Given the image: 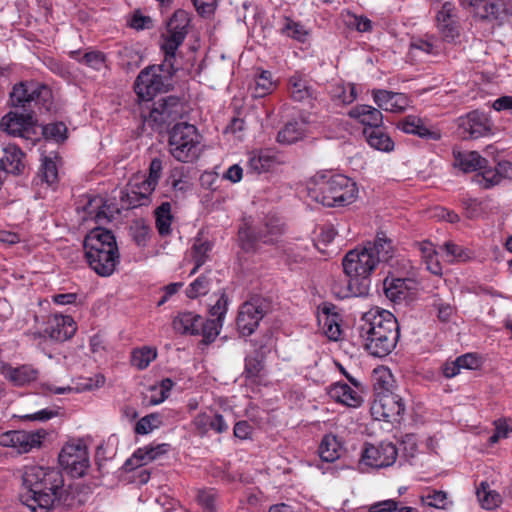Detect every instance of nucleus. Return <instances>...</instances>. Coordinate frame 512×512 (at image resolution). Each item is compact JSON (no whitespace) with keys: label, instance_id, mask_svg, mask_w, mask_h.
Wrapping results in <instances>:
<instances>
[{"label":"nucleus","instance_id":"1","mask_svg":"<svg viewBox=\"0 0 512 512\" xmlns=\"http://www.w3.org/2000/svg\"><path fill=\"white\" fill-rule=\"evenodd\" d=\"M395 255L393 242L384 232H379L373 242L349 251L342 261L346 285L337 294L341 298L362 297L369 293L370 275L380 265L388 263Z\"/></svg>","mask_w":512,"mask_h":512},{"label":"nucleus","instance_id":"2","mask_svg":"<svg viewBox=\"0 0 512 512\" xmlns=\"http://www.w3.org/2000/svg\"><path fill=\"white\" fill-rule=\"evenodd\" d=\"M23 482L29 488L26 505L32 512L36 508L59 509L70 508L72 498L64 488V479L59 469L31 465L25 467Z\"/></svg>","mask_w":512,"mask_h":512},{"label":"nucleus","instance_id":"3","mask_svg":"<svg viewBox=\"0 0 512 512\" xmlns=\"http://www.w3.org/2000/svg\"><path fill=\"white\" fill-rule=\"evenodd\" d=\"M356 330L364 349L372 356L385 357L396 347L400 328L396 317L378 307L363 313Z\"/></svg>","mask_w":512,"mask_h":512},{"label":"nucleus","instance_id":"4","mask_svg":"<svg viewBox=\"0 0 512 512\" xmlns=\"http://www.w3.org/2000/svg\"><path fill=\"white\" fill-rule=\"evenodd\" d=\"M307 196L323 206L339 207L353 203L358 194L354 181L342 174H317L306 187Z\"/></svg>","mask_w":512,"mask_h":512},{"label":"nucleus","instance_id":"5","mask_svg":"<svg viewBox=\"0 0 512 512\" xmlns=\"http://www.w3.org/2000/svg\"><path fill=\"white\" fill-rule=\"evenodd\" d=\"M201 138L194 125L177 123L169 132V152L179 162H192L201 153Z\"/></svg>","mask_w":512,"mask_h":512},{"label":"nucleus","instance_id":"6","mask_svg":"<svg viewBox=\"0 0 512 512\" xmlns=\"http://www.w3.org/2000/svg\"><path fill=\"white\" fill-rule=\"evenodd\" d=\"M11 104L15 108L28 111L32 107L50 111L52 107V91L40 82L23 81L15 84L10 93Z\"/></svg>","mask_w":512,"mask_h":512},{"label":"nucleus","instance_id":"7","mask_svg":"<svg viewBox=\"0 0 512 512\" xmlns=\"http://www.w3.org/2000/svg\"><path fill=\"white\" fill-rule=\"evenodd\" d=\"M174 73L169 72L163 64L144 68L135 80V93L141 100L150 101L158 93L169 89Z\"/></svg>","mask_w":512,"mask_h":512},{"label":"nucleus","instance_id":"8","mask_svg":"<svg viewBox=\"0 0 512 512\" xmlns=\"http://www.w3.org/2000/svg\"><path fill=\"white\" fill-rule=\"evenodd\" d=\"M270 309V302L263 297L254 296L245 301L240 305L236 318L238 332L244 337L251 336Z\"/></svg>","mask_w":512,"mask_h":512},{"label":"nucleus","instance_id":"9","mask_svg":"<svg viewBox=\"0 0 512 512\" xmlns=\"http://www.w3.org/2000/svg\"><path fill=\"white\" fill-rule=\"evenodd\" d=\"M183 105L180 98L167 96L154 102L148 113L142 111L143 121L153 129L169 125L182 116Z\"/></svg>","mask_w":512,"mask_h":512},{"label":"nucleus","instance_id":"10","mask_svg":"<svg viewBox=\"0 0 512 512\" xmlns=\"http://www.w3.org/2000/svg\"><path fill=\"white\" fill-rule=\"evenodd\" d=\"M172 326L180 334L201 335L204 344L212 343L218 336L217 322H206L202 316L193 312H179Z\"/></svg>","mask_w":512,"mask_h":512},{"label":"nucleus","instance_id":"11","mask_svg":"<svg viewBox=\"0 0 512 512\" xmlns=\"http://www.w3.org/2000/svg\"><path fill=\"white\" fill-rule=\"evenodd\" d=\"M0 127L7 134L20 137L32 146L39 140L38 127L33 112L23 114L11 111L3 116Z\"/></svg>","mask_w":512,"mask_h":512},{"label":"nucleus","instance_id":"12","mask_svg":"<svg viewBox=\"0 0 512 512\" xmlns=\"http://www.w3.org/2000/svg\"><path fill=\"white\" fill-rule=\"evenodd\" d=\"M58 459L61 467L72 477H82L89 467L87 447L82 442L64 445Z\"/></svg>","mask_w":512,"mask_h":512},{"label":"nucleus","instance_id":"13","mask_svg":"<svg viewBox=\"0 0 512 512\" xmlns=\"http://www.w3.org/2000/svg\"><path fill=\"white\" fill-rule=\"evenodd\" d=\"M370 410L376 420L400 423L406 407L403 399L398 394L388 393L373 398Z\"/></svg>","mask_w":512,"mask_h":512},{"label":"nucleus","instance_id":"14","mask_svg":"<svg viewBox=\"0 0 512 512\" xmlns=\"http://www.w3.org/2000/svg\"><path fill=\"white\" fill-rule=\"evenodd\" d=\"M457 133L463 139H478L491 133L488 116L478 110L471 111L456 120Z\"/></svg>","mask_w":512,"mask_h":512},{"label":"nucleus","instance_id":"15","mask_svg":"<svg viewBox=\"0 0 512 512\" xmlns=\"http://www.w3.org/2000/svg\"><path fill=\"white\" fill-rule=\"evenodd\" d=\"M45 437L43 430L24 431L12 430L0 434V445L11 447L17 453H28L34 448H39Z\"/></svg>","mask_w":512,"mask_h":512},{"label":"nucleus","instance_id":"16","mask_svg":"<svg viewBox=\"0 0 512 512\" xmlns=\"http://www.w3.org/2000/svg\"><path fill=\"white\" fill-rule=\"evenodd\" d=\"M398 450L393 443L382 442L380 445H367L362 452V461L373 468H384L395 463Z\"/></svg>","mask_w":512,"mask_h":512},{"label":"nucleus","instance_id":"17","mask_svg":"<svg viewBox=\"0 0 512 512\" xmlns=\"http://www.w3.org/2000/svg\"><path fill=\"white\" fill-rule=\"evenodd\" d=\"M85 255H91L98 251L118 249L116 239L111 231L96 227L92 229L84 240Z\"/></svg>","mask_w":512,"mask_h":512},{"label":"nucleus","instance_id":"18","mask_svg":"<svg viewBox=\"0 0 512 512\" xmlns=\"http://www.w3.org/2000/svg\"><path fill=\"white\" fill-rule=\"evenodd\" d=\"M76 332V325L72 317L54 315L49 318L45 328V335L55 341L70 339Z\"/></svg>","mask_w":512,"mask_h":512},{"label":"nucleus","instance_id":"19","mask_svg":"<svg viewBox=\"0 0 512 512\" xmlns=\"http://www.w3.org/2000/svg\"><path fill=\"white\" fill-rule=\"evenodd\" d=\"M90 267L100 276H110L119 263L118 249L98 251L86 256Z\"/></svg>","mask_w":512,"mask_h":512},{"label":"nucleus","instance_id":"20","mask_svg":"<svg viewBox=\"0 0 512 512\" xmlns=\"http://www.w3.org/2000/svg\"><path fill=\"white\" fill-rule=\"evenodd\" d=\"M437 25L442 37L447 41H453L459 36V27L456 21L455 7L450 2H445L437 14Z\"/></svg>","mask_w":512,"mask_h":512},{"label":"nucleus","instance_id":"21","mask_svg":"<svg viewBox=\"0 0 512 512\" xmlns=\"http://www.w3.org/2000/svg\"><path fill=\"white\" fill-rule=\"evenodd\" d=\"M460 5L481 19H497L502 9L500 0H459Z\"/></svg>","mask_w":512,"mask_h":512},{"label":"nucleus","instance_id":"22","mask_svg":"<svg viewBox=\"0 0 512 512\" xmlns=\"http://www.w3.org/2000/svg\"><path fill=\"white\" fill-rule=\"evenodd\" d=\"M290 98L305 106L312 107L317 95L315 89L306 77L294 75L290 78Z\"/></svg>","mask_w":512,"mask_h":512},{"label":"nucleus","instance_id":"23","mask_svg":"<svg viewBox=\"0 0 512 512\" xmlns=\"http://www.w3.org/2000/svg\"><path fill=\"white\" fill-rule=\"evenodd\" d=\"M328 394L334 401L347 407L357 408L363 402L362 395L358 388H352L348 384L342 382L331 385L329 387Z\"/></svg>","mask_w":512,"mask_h":512},{"label":"nucleus","instance_id":"24","mask_svg":"<svg viewBox=\"0 0 512 512\" xmlns=\"http://www.w3.org/2000/svg\"><path fill=\"white\" fill-rule=\"evenodd\" d=\"M1 373L7 381L18 387L28 385L38 377V370L28 364L18 367L5 364Z\"/></svg>","mask_w":512,"mask_h":512},{"label":"nucleus","instance_id":"25","mask_svg":"<svg viewBox=\"0 0 512 512\" xmlns=\"http://www.w3.org/2000/svg\"><path fill=\"white\" fill-rule=\"evenodd\" d=\"M373 100L380 109L393 113L402 112L408 105L404 94L387 90H374Z\"/></svg>","mask_w":512,"mask_h":512},{"label":"nucleus","instance_id":"26","mask_svg":"<svg viewBox=\"0 0 512 512\" xmlns=\"http://www.w3.org/2000/svg\"><path fill=\"white\" fill-rule=\"evenodd\" d=\"M334 310V305L324 304L318 314V322L325 335L330 340L336 341L340 338L341 329L339 324L340 315Z\"/></svg>","mask_w":512,"mask_h":512},{"label":"nucleus","instance_id":"27","mask_svg":"<svg viewBox=\"0 0 512 512\" xmlns=\"http://www.w3.org/2000/svg\"><path fill=\"white\" fill-rule=\"evenodd\" d=\"M454 166L460 168L463 172H474L487 170L488 161L476 151H457L453 150Z\"/></svg>","mask_w":512,"mask_h":512},{"label":"nucleus","instance_id":"28","mask_svg":"<svg viewBox=\"0 0 512 512\" xmlns=\"http://www.w3.org/2000/svg\"><path fill=\"white\" fill-rule=\"evenodd\" d=\"M184 40L183 34L181 33H178V36L169 33L162 35V43L160 45L164 54L162 64L169 72H176L178 70V66L176 65L177 50Z\"/></svg>","mask_w":512,"mask_h":512},{"label":"nucleus","instance_id":"29","mask_svg":"<svg viewBox=\"0 0 512 512\" xmlns=\"http://www.w3.org/2000/svg\"><path fill=\"white\" fill-rule=\"evenodd\" d=\"M397 128L405 133L414 134L424 139H431L436 141L441 138L439 131L429 129L423 124L420 118L412 115L399 120L397 123Z\"/></svg>","mask_w":512,"mask_h":512},{"label":"nucleus","instance_id":"30","mask_svg":"<svg viewBox=\"0 0 512 512\" xmlns=\"http://www.w3.org/2000/svg\"><path fill=\"white\" fill-rule=\"evenodd\" d=\"M4 155L0 165L4 171L13 175L23 173L25 168L24 153L16 145L9 144L3 149Z\"/></svg>","mask_w":512,"mask_h":512},{"label":"nucleus","instance_id":"31","mask_svg":"<svg viewBox=\"0 0 512 512\" xmlns=\"http://www.w3.org/2000/svg\"><path fill=\"white\" fill-rule=\"evenodd\" d=\"M431 307L436 311L437 318L441 322H449L456 312L453 297L448 290L433 294Z\"/></svg>","mask_w":512,"mask_h":512},{"label":"nucleus","instance_id":"32","mask_svg":"<svg viewBox=\"0 0 512 512\" xmlns=\"http://www.w3.org/2000/svg\"><path fill=\"white\" fill-rule=\"evenodd\" d=\"M348 115L365 125V128L381 127L383 122L381 111L370 105H357L349 111Z\"/></svg>","mask_w":512,"mask_h":512},{"label":"nucleus","instance_id":"33","mask_svg":"<svg viewBox=\"0 0 512 512\" xmlns=\"http://www.w3.org/2000/svg\"><path fill=\"white\" fill-rule=\"evenodd\" d=\"M408 283H411L409 279L385 278L383 288L386 297L394 303H401L406 300L410 295Z\"/></svg>","mask_w":512,"mask_h":512},{"label":"nucleus","instance_id":"34","mask_svg":"<svg viewBox=\"0 0 512 512\" xmlns=\"http://www.w3.org/2000/svg\"><path fill=\"white\" fill-rule=\"evenodd\" d=\"M410 54L413 56H436L441 52V43L434 36L412 38L410 42Z\"/></svg>","mask_w":512,"mask_h":512},{"label":"nucleus","instance_id":"35","mask_svg":"<svg viewBox=\"0 0 512 512\" xmlns=\"http://www.w3.org/2000/svg\"><path fill=\"white\" fill-rule=\"evenodd\" d=\"M85 211L98 225L106 224L112 218L110 207L100 196L90 198L85 206Z\"/></svg>","mask_w":512,"mask_h":512},{"label":"nucleus","instance_id":"36","mask_svg":"<svg viewBox=\"0 0 512 512\" xmlns=\"http://www.w3.org/2000/svg\"><path fill=\"white\" fill-rule=\"evenodd\" d=\"M264 356L263 347L255 351L245 359V369L243 375L251 382H257L264 373Z\"/></svg>","mask_w":512,"mask_h":512},{"label":"nucleus","instance_id":"37","mask_svg":"<svg viewBox=\"0 0 512 512\" xmlns=\"http://www.w3.org/2000/svg\"><path fill=\"white\" fill-rule=\"evenodd\" d=\"M363 134L368 144L376 150L390 152L394 148V142L381 127L364 128Z\"/></svg>","mask_w":512,"mask_h":512},{"label":"nucleus","instance_id":"38","mask_svg":"<svg viewBox=\"0 0 512 512\" xmlns=\"http://www.w3.org/2000/svg\"><path fill=\"white\" fill-rule=\"evenodd\" d=\"M239 241L242 249L251 252L256 249L258 242L274 243L273 237L262 235V230L256 232L252 227L246 226L239 229Z\"/></svg>","mask_w":512,"mask_h":512},{"label":"nucleus","instance_id":"39","mask_svg":"<svg viewBox=\"0 0 512 512\" xmlns=\"http://www.w3.org/2000/svg\"><path fill=\"white\" fill-rule=\"evenodd\" d=\"M316 244L308 236L295 237L290 242V263H302L309 259L311 250Z\"/></svg>","mask_w":512,"mask_h":512},{"label":"nucleus","instance_id":"40","mask_svg":"<svg viewBox=\"0 0 512 512\" xmlns=\"http://www.w3.org/2000/svg\"><path fill=\"white\" fill-rule=\"evenodd\" d=\"M152 192L153 191H148V187H145L141 182L140 184L133 185L130 191L126 193L125 197H122V201L128 209L145 206L150 203Z\"/></svg>","mask_w":512,"mask_h":512},{"label":"nucleus","instance_id":"41","mask_svg":"<svg viewBox=\"0 0 512 512\" xmlns=\"http://www.w3.org/2000/svg\"><path fill=\"white\" fill-rule=\"evenodd\" d=\"M167 182L174 191L186 192L190 190L192 183L189 169L182 165L171 168Z\"/></svg>","mask_w":512,"mask_h":512},{"label":"nucleus","instance_id":"42","mask_svg":"<svg viewBox=\"0 0 512 512\" xmlns=\"http://www.w3.org/2000/svg\"><path fill=\"white\" fill-rule=\"evenodd\" d=\"M501 178H512V163L501 161L495 170L487 169L482 173V179L485 181L484 187L489 188L500 182Z\"/></svg>","mask_w":512,"mask_h":512},{"label":"nucleus","instance_id":"43","mask_svg":"<svg viewBox=\"0 0 512 512\" xmlns=\"http://www.w3.org/2000/svg\"><path fill=\"white\" fill-rule=\"evenodd\" d=\"M157 357V349L150 346L136 348L131 353V364L138 370L146 369Z\"/></svg>","mask_w":512,"mask_h":512},{"label":"nucleus","instance_id":"44","mask_svg":"<svg viewBox=\"0 0 512 512\" xmlns=\"http://www.w3.org/2000/svg\"><path fill=\"white\" fill-rule=\"evenodd\" d=\"M420 500L424 507L439 510H447L452 504V501L449 499L446 492L437 490H432L429 491L426 495H422Z\"/></svg>","mask_w":512,"mask_h":512},{"label":"nucleus","instance_id":"45","mask_svg":"<svg viewBox=\"0 0 512 512\" xmlns=\"http://www.w3.org/2000/svg\"><path fill=\"white\" fill-rule=\"evenodd\" d=\"M440 249L449 263L465 262L470 259V251L452 241L445 242Z\"/></svg>","mask_w":512,"mask_h":512},{"label":"nucleus","instance_id":"46","mask_svg":"<svg viewBox=\"0 0 512 512\" xmlns=\"http://www.w3.org/2000/svg\"><path fill=\"white\" fill-rule=\"evenodd\" d=\"M476 494L482 508L486 510L495 509L501 502L500 494L491 490L489 484L486 482H481L480 486L477 488Z\"/></svg>","mask_w":512,"mask_h":512},{"label":"nucleus","instance_id":"47","mask_svg":"<svg viewBox=\"0 0 512 512\" xmlns=\"http://www.w3.org/2000/svg\"><path fill=\"white\" fill-rule=\"evenodd\" d=\"M156 227L161 236L169 235L171 232L172 214L171 204L169 202H163L155 210Z\"/></svg>","mask_w":512,"mask_h":512},{"label":"nucleus","instance_id":"48","mask_svg":"<svg viewBox=\"0 0 512 512\" xmlns=\"http://www.w3.org/2000/svg\"><path fill=\"white\" fill-rule=\"evenodd\" d=\"M340 445L335 436L326 435L319 445V456L323 461L333 462L339 458Z\"/></svg>","mask_w":512,"mask_h":512},{"label":"nucleus","instance_id":"49","mask_svg":"<svg viewBox=\"0 0 512 512\" xmlns=\"http://www.w3.org/2000/svg\"><path fill=\"white\" fill-rule=\"evenodd\" d=\"M393 386L394 380L389 370L377 372L373 384V398H378L380 394L394 393Z\"/></svg>","mask_w":512,"mask_h":512},{"label":"nucleus","instance_id":"50","mask_svg":"<svg viewBox=\"0 0 512 512\" xmlns=\"http://www.w3.org/2000/svg\"><path fill=\"white\" fill-rule=\"evenodd\" d=\"M190 19L188 14L184 10L176 11L167 24V33L178 36V33L183 34V38H186L187 27Z\"/></svg>","mask_w":512,"mask_h":512},{"label":"nucleus","instance_id":"51","mask_svg":"<svg viewBox=\"0 0 512 512\" xmlns=\"http://www.w3.org/2000/svg\"><path fill=\"white\" fill-rule=\"evenodd\" d=\"M190 19L188 14L184 10L176 11L167 24V33L178 36V33L183 34V38H186L187 27Z\"/></svg>","mask_w":512,"mask_h":512},{"label":"nucleus","instance_id":"52","mask_svg":"<svg viewBox=\"0 0 512 512\" xmlns=\"http://www.w3.org/2000/svg\"><path fill=\"white\" fill-rule=\"evenodd\" d=\"M212 245L209 241H203L197 239L192 246V257L195 262V266L190 274L196 273V271L206 262L208 253L211 251Z\"/></svg>","mask_w":512,"mask_h":512},{"label":"nucleus","instance_id":"53","mask_svg":"<svg viewBox=\"0 0 512 512\" xmlns=\"http://www.w3.org/2000/svg\"><path fill=\"white\" fill-rule=\"evenodd\" d=\"M165 444L158 445L155 447H144L139 448L133 454V460L136 461L137 465H145L148 462L155 460L159 455L164 454L166 452Z\"/></svg>","mask_w":512,"mask_h":512},{"label":"nucleus","instance_id":"54","mask_svg":"<svg viewBox=\"0 0 512 512\" xmlns=\"http://www.w3.org/2000/svg\"><path fill=\"white\" fill-rule=\"evenodd\" d=\"M70 56L76 59L78 62L83 63L95 70H100L105 61L104 54L99 51L86 52L82 57H80V52L76 50L71 51Z\"/></svg>","mask_w":512,"mask_h":512},{"label":"nucleus","instance_id":"55","mask_svg":"<svg viewBox=\"0 0 512 512\" xmlns=\"http://www.w3.org/2000/svg\"><path fill=\"white\" fill-rule=\"evenodd\" d=\"M229 299L225 293H222L220 297L217 299L216 303L210 308V314L214 319L206 320V322H217V332L220 333V329L223 325V320L225 318L227 307H228Z\"/></svg>","mask_w":512,"mask_h":512},{"label":"nucleus","instance_id":"56","mask_svg":"<svg viewBox=\"0 0 512 512\" xmlns=\"http://www.w3.org/2000/svg\"><path fill=\"white\" fill-rule=\"evenodd\" d=\"M163 161L161 158H153L149 165L148 177L142 180L145 187H148V191H154L158 182L162 176Z\"/></svg>","mask_w":512,"mask_h":512},{"label":"nucleus","instance_id":"57","mask_svg":"<svg viewBox=\"0 0 512 512\" xmlns=\"http://www.w3.org/2000/svg\"><path fill=\"white\" fill-rule=\"evenodd\" d=\"M41 133L46 139L60 142L67 138V127L62 122L51 123L43 126Z\"/></svg>","mask_w":512,"mask_h":512},{"label":"nucleus","instance_id":"58","mask_svg":"<svg viewBox=\"0 0 512 512\" xmlns=\"http://www.w3.org/2000/svg\"><path fill=\"white\" fill-rule=\"evenodd\" d=\"M274 88L272 75L269 71H262L255 79L254 96L264 97L270 93Z\"/></svg>","mask_w":512,"mask_h":512},{"label":"nucleus","instance_id":"59","mask_svg":"<svg viewBox=\"0 0 512 512\" xmlns=\"http://www.w3.org/2000/svg\"><path fill=\"white\" fill-rule=\"evenodd\" d=\"M210 284V279L206 275H201L189 285L186 294L191 299L206 295L210 290Z\"/></svg>","mask_w":512,"mask_h":512},{"label":"nucleus","instance_id":"60","mask_svg":"<svg viewBox=\"0 0 512 512\" xmlns=\"http://www.w3.org/2000/svg\"><path fill=\"white\" fill-rule=\"evenodd\" d=\"M161 425V418L158 414L152 413L141 418L135 425L137 434L145 435L152 432Z\"/></svg>","mask_w":512,"mask_h":512},{"label":"nucleus","instance_id":"61","mask_svg":"<svg viewBox=\"0 0 512 512\" xmlns=\"http://www.w3.org/2000/svg\"><path fill=\"white\" fill-rule=\"evenodd\" d=\"M369 512H414V508L399 506L397 501L389 499L371 505Z\"/></svg>","mask_w":512,"mask_h":512},{"label":"nucleus","instance_id":"62","mask_svg":"<svg viewBox=\"0 0 512 512\" xmlns=\"http://www.w3.org/2000/svg\"><path fill=\"white\" fill-rule=\"evenodd\" d=\"M42 180L47 184L52 185L58 180V170L55 161L50 158H45L41 166Z\"/></svg>","mask_w":512,"mask_h":512},{"label":"nucleus","instance_id":"63","mask_svg":"<svg viewBox=\"0 0 512 512\" xmlns=\"http://www.w3.org/2000/svg\"><path fill=\"white\" fill-rule=\"evenodd\" d=\"M197 500L201 507L205 510H216L217 494L213 489L200 490L197 495Z\"/></svg>","mask_w":512,"mask_h":512},{"label":"nucleus","instance_id":"64","mask_svg":"<svg viewBox=\"0 0 512 512\" xmlns=\"http://www.w3.org/2000/svg\"><path fill=\"white\" fill-rule=\"evenodd\" d=\"M290 37L305 44L310 39V28L303 23L290 20Z\"/></svg>","mask_w":512,"mask_h":512}]
</instances>
